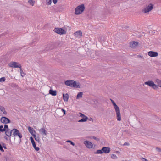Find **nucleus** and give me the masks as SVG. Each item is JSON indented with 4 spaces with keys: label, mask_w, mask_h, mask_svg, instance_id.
Listing matches in <instances>:
<instances>
[{
    "label": "nucleus",
    "mask_w": 161,
    "mask_h": 161,
    "mask_svg": "<svg viewBox=\"0 0 161 161\" xmlns=\"http://www.w3.org/2000/svg\"><path fill=\"white\" fill-rule=\"evenodd\" d=\"M148 54L151 57H155L158 56V53L156 52L150 51L148 53Z\"/></svg>",
    "instance_id": "obj_10"
},
{
    "label": "nucleus",
    "mask_w": 161,
    "mask_h": 161,
    "mask_svg": "<svg viewBox=\"0 0 161 161\" xmlns=\"http://www.w3.org/2000/svg\"><path fill=\"white\" fill-rule=\"evenodd\" d=\"M74 35L75 37L80 38L81 37L82 32L80 31H77L74 33Z\"/></svg>",
    "instance_id": "obj_12"
},
{
    "label": "nucleus",
    "mask_w": 161,
    "mask_h": 161,
    "mask_svg": "<svg viewBox=\"0 0 161 161\" xmlns=\"http://www.w3.org/2000/svg\"><path fill=\"white\" fill-rule=\"evenodd\" d=\"M112 104L113 106H114V108L115 110L118 109H119L118 106L116 105L114 101L112 103Z\"/></svg>",
    "instance_id": "obj_25"
},
{
    "label": "nucleus",
    "mask_w": 161,
    "mask_h": 161,
    "mask_svg": "<svg viewBox=\"0 0 161 161\" xmlns=\"http://www.w3.org/2000/svg\"><path fill=\"white\" fill-rule=\"evenodd\" d=\"M156 82L158 84V86H157L161 87V80L158 79H157Z\"/></svg>",
    "instance_id": "obj_30"
},
{
    "label": "nucleus",
    "mask_w": 161,
    "mask_h": 161,
    "mask_svg": "<svg viewBox=\"0 0 161 161\" xmlns=\"http://www.w3.org/2000/svg\"><path fill=\"white\" fill-rule=\"evenodd\" d=\"M142 160L143 161H148V160L147 159H146V158H142Z\"/></svg>",
    "instance_id": "obj_46"
},
{
    "label": "nucleus",
    "mask_w": 161,
    "mask_h": 161,
    "mask_svg": "<svg viewBox=\"0 0 161 161\" xmlns=\"http://www.w3.org/2000/svg\"><path fill=\"white\" fill-rule=\"evenodd\" d=\"M28 3L30 5L33 6L34 4L35 1L33 0H29Z\"/></svg>",
    "instance_id": "obj_24"
},
{
    "label": "nucleus",
    "mask_w": 161,
    "mask_h": 161,
    "mask_svg": "<svg viewBox=\"0 0 161 161\" xmlns=\"http://www.w3.org/2000/svg\"><path fill=\"white\" fill-rule=\"evenodd\" d=\"M61 110L64 113V115L65 114L66 112L63 109H62Z\"/></svg>",
    "instance_id": "obj_44"
},
{
    "label": "nucleus",
    "mask_w": 161,
    "mask_h": 161,
    "mask_svg": "<svg viewBox=\"0 0 161 161\" xmlns=\"http://www.w3.org/2000/svg\"><path fill=\"white\" fill-rule=\"evenodd\" d=\"M53 31L54 32L60 35L64 34L66 33V31L61 28H56Z\"/></svg>",
    "instance_id": "obj_6"
},
{
    "label": "nucleus",
    "mask_w": 161,
    "mask_h": 161,
    "mask_svg": "<svg viewBox=\"0 0 161 161\" xmlns=\"http://www.w3.org/2000/svg\"><path fill=\"white\" fill-rule=\"evenodd\" d=\"M12 135L14 136L19 137L20 139L22 137V134L18 130L16 129H13Z\"/></svg>",
    "instance_id": "obj_3"
},
{
    "label": "nucleus",
    "mask_w": 161,
    "mask_h": 161,
    "mask_svg": "<svg viewBox=\"0 0 161 161\" xmlns=\"http://www.w3.org/2000/svg\"><path fill=\"white\" fill-rule=\"evenodd\" d=\"M0 110L3 112L4 114H7V112L6 111L5 108L3 106L0 105Z\"/></svg>",
    "instance_id": "obj_21"
},
{
    "label": "nucleus",
    "mask_w": 161,
    "mask_h": 161,
    "mask_svg": "<svg viewBox=\"0 0 161 161\" xmlns=\"http://www.w3.org/2000/svg\"><path fill=\"white\" fill-rule=\"evenodd\" d=\"M53 2L54 4H56L58 1V0H53Z\"/></svg>",
    "instance_id": "obj_45"
},
{
    "label": "nucleus",
    "mask_w": 161,
    "mask_h": 161,
    "mask_svg": "<svg viewBox=\"0 0 161 161\" xmlns=\"http://www.w3.org/2000/svg\"><path fill=\"white\" fill-rule=\"evenodd\" d=\"M139 42H137L132 41L131 42V48L135 49L137 48L139 44Z\"/></svg>",
    "instance_id": "obj_14"
},
{
    "label": "nucleus",
    "mask_w": 161,
    "mask_h": 161,
    "mask_svg": "<svg viewBox=\"0 0 161 161\" xmlns=\"http://www.w3.org/2000/svg\"><path fill=\"white\" fill-rule=\"evenodd\" d=\"M63 98L65 102H67L69 98V95L67 93L65 94H63Z\"/></svg>",
    "instance_id": "obj_17"
},
{
    "label": "nucleus",
    "mask_w": 161,
    "mask_h": 161,
    "mask_svg": "<svg viewBox=\"0 0 161 161\" xmlns=\"http://www.w3.org/2000/svg\"><path fill=\"white\" fill-rule=\"evenodd\" d=\"M156 150L159 152H161V149L158 147H156Z\"/></svg>",
    "instance_id": "obj_39"
},
{
    "label": "nucleus",
    "mask_w": 161,
    "mask_h": 161,
    "mask_svg": "<svg viewBox=\"0 0 161 161\" xmlns=\"http://www.w3.org/2000/svg\"><path fill=\"white\" fill-rule=\"evenodd\" d=\"M3 147L4 148L6 149H7L6 147L5 146H3Z\"/></svg>",
    "instance_id": "obj_49"
},
{
    "label": "nucleus",
    "mask_w": 161,
    "mask_h": 161,
    "mask_svg": "<svg viewBox=\"0 0 161 161\" xmlns=\"http://www.w3.org/2000/svg\"><path fill=\"white\" fill-rule=\"evenodd\" d=\"M89 120L90 121H93V119L92 118H90L89 119Z\"/></svg>",
    "instance_id": "obj_48"
},
{
    "label": "nucleus",
    "mask_w": 161,
    "mask_h": 161,
    "mask_svg": "<svg viewBox=\"0 0 161 161\" xmlns=\"http://www.w3.org/2000/svg\"><path fill=\"white\" fill-rule=\"evenodd\" d=\"M52 2V0H46V3L47 5H50Z\"/></svg>",
    "instance_id": "obj_27"
},
{
    "label": "nucleus",
    "mask_w": 161,
    "mask_h": 161,
    "mask_svg": "<svg viewBox=\"0 0 161 161\" xmlns=\"http://www.w3.org/2000/svg\"><path fill=\"white\" fill-rule=\"evenodd\" d=\"M153 8V5L150 3L148 6L146 5V7L142 9V11L147 13L151 11Z\"/></svg>",
    "instance_id": "obj_5"
},
{
    "label": "nucleus",
    "mask_w": 161,
    "mask_h": 161,
    "mask_svg": "<svg viewBox=\"0 0 161 161\" xmlns=\"http://www.w3.org/2000/svg\"><path fill=\"white\" fill-rule=\"evenodd\" d=\"M112 104L113 106H114V108L115 110L118 109H119L118 106L116 105L114 101L112 103Z\"/></svg>",
    "instance_id": "obj_26"
},
{
    "label": "nucleus",
    "mask_w": 161,
    "mask_h": 161,
    "mask_svg": "<svg viewBox=\"0 0 161 161\" xmlns=\"http://www.w3.org/2000/svg\"><path fill=\"white\" fill-rule=\"evenodd\" d=\"M66 142H69V143H70L73 146H75V143L70 140H67L66 141Z\"/></svg>",
    "instance_id": "obj_36"
},
{
    "label": "nucleus",
    "mask_w": 161,
    "mask_h": 161,
    "mask_svg": "<svg viewBox=\"0 0 161 161\" xmlns=\"http://www.w3.org/2000/svg\"><path fill=\"white\" fill-rule=\"evenodd\" d=\"M85 9V7L84 4L77 6L75 9V14L76 15H79L82 13Z\"/></svg>",
    "instance_id": "obj_1"
},
{
    "label": "nucleus",
    "mask_w": 161,
    "mask_h": 161,
    "mask_svg": "<svg viewBox=\"0 0 161 161\" xmlns=\"http://www.w3.org/2000/svg\"><path fill=\"white\" fill-rule=\"evenodd\" d=\"M73 87L76 88H80V84L79 82L74 81Z\"/></svg>",
    "instance_id": "obj_19"
},
{
    "label": "nucleus",
    "mask_w": 161,
    "mask_h": 161,
    "mask_svg": "<svg viewBox=\"0 0 161 161\" xmlns=\"http://www.w3.org/2000/svg\"><path fill=\"white\" fill-rule=\"evenodd\" d=\"M49 93L53 96H55L57 95L56 91L52 90H50L49 91Z\"/></svg>",
    "instance_id": "obj_20"
},
{
    "label": "nucleus",
    "mask_w": 161,
    "mask_h": 161,
    "mask_svg": "<svg viewBox=\"0 0 161 161\" xmlns=\"http://www.w3.org/2000/svg\"><path fill=\"white\" fill-rule=\"evenodd\" d=\"M137 33H138V32L137 31H136L135 32H133L132 34V35L133 36H136L137 35Z\"/></svg>",
    "instance_id": "obj_40"
},
{
    "label": "nucleus",
    "mask_w": 161,
    "mask_h": 161,
    "mask_svg": "<svg viewBox=\"0 0 161 161\" xmlns=\"http://www.w3.org/2000/svg\"><path fill=\"white\" fill-rule=\"evenodd\" d=\"M88 119V117H86L85 118H83L80 120L78 121L79 122H83L86 121Z\"/></svg>",
    "instance_id": "obj_23"
},
{
    "label": "nucleus",
    "mask_w": 161,
    "mask_h": 161,
    "mask_svg": "<svg viewBox=\"0 0 161 161\" xmlns=\"http://www.w3.org/2000/svg\"><path fill=\"white\" fill-rule=\"evenodd\" d=\"M83 95V93L82 92H79L78 93L77 97L76 99H78L82 97V95Z\"/></svg>",
    "instance_id": "obj_22"
},
{
    "label": "nucleus",
    "mask_w": 161,
    "mask_h": 161,
    "mask_svg": "<svg viewBox=\"0 0 161 161\" xmlns=\"http://www.w3.org/2000/svg\"><path fill=\"white\" fill-rule=\"evenodd\" d=\"M103 153H109L110 151V148L108 147H104L102 148Z\"/></svg>",
    "instance_id": "obj_15"
},
{
    "label": "nucleus",
    "mask_w": 161,
    "mask_h": 161,
    "mask_svg": "<svg viewBox=\"0 0 161 161\" xmlns=\"http://www.w3.org/2000/svg\"><path fill=\"white\" fill-rule=\"evenodd\" d=\"M130 144L127 142H125L124 144V145L126 146V145H129Z\"/></svg>",
    "instance_id": "obj_47"
},
{
    "label": "nucleus",
    "mask_w": 161,
    "mask_h": 161,
    "mask_svg": "<svg viewBox=\"0 0 161 161\" xmlns=\"http://www.w3.org/2000/svg\"><path fill=\"white\" fill-rule=\"evenodd\" d=\"M84 144L85 145L86 147L89 149L92 148L93 146L92 143L88 141H84Z\"/></svg>",
    "instance_id": "obj_7"
},
{
    "label": "nucleus",
    "mask_w": 161,
    "mask_h": 161,
    "mask_svg": "<svg viewBox=\"0 0 161 161\" xmlns=\"http://www.w3.org/2000/svg\"><path fill=\"white\" fill-rule=\"evenodd\" d=\"M34 137V138L35 140L36 141L38 142H39L40 141V139L39 137L38 136H36L35 135L33 136Z\"/></svg>",
    "instance_id": "obj_31"
},
{
    "label": "nucleus",
    "mask_w": 161,
    "mask_h": 161,
    "mask_svg": "<svg viewBox=\"0 0 161 161\" xmlns=\"http://www.w3.org/2000/svg\"><path fill=\"white\" fill-rule=\"evenodd\" d=\"M144 84L145 85H148L150 87H152L154 89H156L158 88L157 85L155 84L152 81L149 80L146 81L144 83Z\"/></svg>",
    "instance_id": "obj_4"
},
{
    "label": "nucleus",
    "mask_w": 161,
    "mask_h": 161,
    "mask_svg": "<svg viewBox=\"0 0 161 161\" xmlns=\"http://www.w3.org/2000/svg\"><path fill=\"white\" fill-rule=\"evenodd\" d=\"M20 72L21 74V76L22 77H23L26 74L22 70L21 68L20 69Z\"/></svg>",
    "instance_id": "obj_28"
},
{
    "label": "nucleus",
    "mask_w": 161,
    "mask_h": 161,
    "mask_svg": "<svg viewBox=\"0 0 161 161\" xmlns=\"http://www.w3.org/2000/svg\"><path fill=\"white\" fill-rule=\"evenodd\" d=\"M30 139L31 140V142L32 143V145L36 144L33 138L32 137H30Z\"/></svg>",
    "instance_id": "obj_32"
},
{
    "label": "nucleus",
    "mask_w": 161,
    "mask_h": 161,
    "mask_svg": "<svg viewBox=\"0 0 161 161\" xmlns=\"http://www.w3.org/2000/svg\"><path fill=\"white\" fill-rule=\"evenodd\" d=\"M74 80H69L66 81L65 82V84L67 86H69L70 87H73V84Z\"/></svg>",
    "instance_id": "obj_13"
},
{
    "label": "nucleus",
    "mask_w": 161,
    "mask_h": 161,
    "mask_svg": "<svg viewBox=\"0 0 161 161\" xmlns=\"http://www.w3.org/2000/svg\"><path fill=\"white\" fill-rule=\"evenodd\" d=\"M116 114V118L118 121H120L121 120V115L120 114V111L119 109L116 110H115Z\"/></svg>",
    "instance_id": "obj_9"
},
{
    "label": "nucleus",
    "mask_w": 161,
    "mask_h": 161,
    "mask_svg": "<svg viewBox=\"0 0 161 161\" xmlns=\"http://www.w3.org/2000/svg\"><path fill=\"white\" fill-rule=\"evenodd\" d=\"M39 133L41 134L42 136H46L47 135V132L44 128H42L40 129L39 130Z\"/></svg>",
    "instance_id": "obj_11"
},
{
    "label": "nucleus",
    "mask_w": 161,
    "mask_h": 161,
    "mask_svg": "<svg viewBox=\"0 0 161 161\" xmlns=\"http://www.w3.org/2000/svg\"><path fill=\"white\" fill-rule=\"evenodd\" d=\"M6 130L4 128H3V126L2 125L0 126V131L3 132L5 131Z\"/></svg>",
    "instance_id": "obj_34"
},
{
    "label": "nucleus",
    "mask_w": 161,
    "mask_h": 161,
    "mask_svg": "<svg viewBox=\"0 0 161 161\" xmlns=\"http://www.w3.org/2000/svg\"><path fill=\"white\" fill-rule=\"evenodd\" d=\"M4 129H5V130L7 129H9L8 128V125H6L5 124L4 125Z\"/></svg>",
    "instance_id": "obj_41"
},
{
    "label": "nucleus",
    "mask_w": 161,
    "mask_h": 161,
    "mask_svg": "<svg viewBox=\"0 0 161 161\" xmlns=\"http://www.w3.org/2000/svg\"><path fill=\"white\" fill-rule=\"evenodd\" d=\"M28 128L30 133L33 136L34 135V133H35V131L33 130V128L30 127H28Z\"/></svg>",
    "instance_id": "obj_18"
},
{
    "label": "nucleus",
    "mask_w": 161,
    "mask_h": 161,
    "mask_svg": "<svg viewBox=\"0 0 161 161\" xmlns=\"http://www.w3.org/2000/svg\"><path fill=\"white\" fill-rule=\"evenodd\" d=\"M8 65L9 67L13 68H19L21 69L22 67L20 63L16 62H11L8 64Z\"/></svg>",
    "instance_id": "obj_2"
},
{
    "label": "nucleus",
    "mask_w": 161,
    "mask_h": 161,
    "mask_svg": "<svg viewBox=\"0 0 161 161\" xmlns=\"http://www.w3.org/2000/svg\"><path fill=\"white\" fill-rule=\"evenodd\" d=\"M34 148V149L36 151H38L40 149V148L39 147H36V144H35V145H32Z\"/></svg>",
    "instance_id": "obj_35"
},
{
    "label": "nucleus",
    "mask_w": 161,
    "mask_h": 161,
    "mask_svg": "<svg viewBox=\"0 0 161 161\" xmlns=\"http://www.w3.org/2000/svg\"><path fill=\"white\" fill-rule=\"evenodd\" d=\"M5 80L6 79L5 77H2L0 78V82L5 81Z\"/></svg>",
    "instance_id": "obj_37"
},
{
    "label": "nucleus",
    "mask_w": 161,
    "mask_h": 161,
    "mask_svg": "<svg viewBox=\"0 0 161 161\" xmlns=\"http://www.w3.org/2000/svg\"><path fill=\"white\" fill-rule=\"evenodd\" d=\"M103 153L102 149L101 150H97L96 152L94 153L95 154H102Z\"/></svg>",
    "instance_id": "obj_29"
},
{
    "label": "nucleus",
    "mask_w": 161,
    "mask_h": 161,
    "mask_svg": "<svg viewBox=\"0 0 161 161\" xmlns=\"http://www.w3.org/2000/svg\"><path fill=\"white\" fill-rule=\"evenodd\" d=\"M0 150L2 152H4V150L2 146L0 144Z\"/></svg>",
    "instance_id": "obj_43"
},
{
    "label": "nucleus",
    "mask_w": 161,
    "mask_h": 161,
    "mask_svg": "<svg viewBox=\"0 0 161 161\" xmlns=\"http://www.w3.org/2000/svg\"><path fill=\"white\" fill-rule=\"evenodd\" d=\"M94 139V140H96V141H99V138H97L95 136H93L92 137Z\"/></svg>",
    "instance_id": "obj_42"
},
{
    "label": "nucleus",
    "mask_w": 161,
    "mask_h": 161,
    "mask_svg": "<svg viewBox=\"0 0 161 161\" xmlns=\"http://www.w3.org/2000/svg\"><path fill=\"white\" fill-rule=\"evenodd\" d=\"M13 129L10 130V129L6 130L5 133L6 136L8 137H10L12 134Z\"/></svg>",
    "instance_id": "obj_16"
},
{
    "label": "nucleus",
    "mask_w": 161,
    "mask_h": 161,
    "mask_svg": "<svg viewBox=\"0 0 161 161\" xmlns=\"http://www.w3.org/2000/svg\"><path fill=\"white\" fill-rule=\"evenodd\" d=\"M111 102H112V103L113 102H114V101L113 100H111Z\"/></svg>",
    "instance_id": "obj_50"
},
{
    "label": "nucleus",
    "mask_w": 161,
    "mask_h": 161,
    "mask_svg": "<svg viewBox=\"0 0 161 161\" xmlns=\"http://www.w3.org/2000/svg\"><path fill=\"white\" fill-rule=\"evenodd\" d=\"M79 114H80V116L83 118H85L86 117H87L86 116H85L84 114H82L81 113H80Z\"/></svg>",
    "instance_id": "obj_38"
},
{
    "label": "nucleus",
    "mask_w": 161,
    "mask_h": 161,
    "mask_svg": "<svg viewBox=\"0 0 161 161\" xmlns=\"http://www.w3.org/2000/svg\"><path fill=\"white\" fill-rule=\"evenodd\" d=\"M111 158L113 159H116L117 158V156L114 154H112L111 155Z\"/></svg>",
    "instance_id": "obj_33"
},
{
    "label": "nucleus",
    "mask_w": 161,
    "mask_h": 161,
    "mask_svg": "<svg viewBox=\"0 0 161 161\" xmlns=\"http://www.w3.org/2000/svg\"><path fill=\"white\" fill-rule=\"evenodd\" d=\"M0 121L2 123L5 124L8 123L10 122V120L4 117H2L0 119Z\"/></svg>",
    "instance_id": "obj_8"
}]
</instances>
